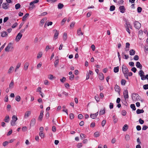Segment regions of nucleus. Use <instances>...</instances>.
<instances>
[{
    "label": "nucleus",
    "mask_w": 148,
    "mask_h": 148,
    "mask_svg": "<svg viewBox=\"0 0 148 148\" xmlns=\"http://www.w3.org/2000/svg\"><path fill=\"white\" fill-rule=\"evenodd\" d=\"M115 8L114 5H111L110 7V10L111 11H112L115 10Z\"/></svg>",
    "instance_id": "35"
},
{
    "label": "nucleus",
    "mask_w": 148,
    "mask_h": 148,
    "mask_svg": "<svg viewBox=\"0 0 148 148\" xmlns=\"http://www.w3.org/2000/svg\"><path fill=\"white\" fill-rule=\"evenodd\" d=\"M47 1L48 2H50L51 3H54L56 2L55 0H47Z\"/></svg>",
    "instance_id": "58"
},
{
    "label": "nucleus",
    "mask_w": 148,
    "mask_h": 148,
    "mask_svg": "<svg viewBox=\"0 0 148 148\" xmlns=\"http://www.w3.org/2000/svg\"><path fill=\"white\" fill-rule=\"evenodd\" d=\"M75 22H72L70 25V27L71 28H73L74 26Z\"/></svg>",
    "instance_id": "47"
},
{
    "label": "nucleus",
    "mask_w": 148,
    "mask_h": 148,
    "mask_svg": "<svg viewBox=\"0 0 148 148\" xmlns=\"http://www.w3.org/2000/svg\"><path fill=\"white\" fill-rule=\"evenodd\" d=\"M12 44L11 43H10L5 48V51H9L10 49H12Z\"/></svg>",
    "instance_id": "6"
},
{
    "label": "nucleus",
    "mask_w": 148,
    "mask_h": 148,
    "mask_svg": "<svg viewBox=\"0 0 148 148\" xmlns=\"http://www.w3.org/2000/svg\"><path fill=\"white\" fill-rule=\"evenodd\" d=\"M136 70L137 69L135 67H133L131 69V71L134 73L136 72Z\"/></svg>",
    "instance_id": "63"
},
{
    "label": "nucleus",
    "mask_w": 148,
    "mask_h": 148,
    "mask_svg": "<svg viewBox=\"0 0 148 148\" xmlns=\"http://www.w3.org/2000/svg\"><path fill=\"white\" fill-rule=\"evenodd\" d=\"M135 54V51L133 49H131L130 51V54L131 56L134 55Z\"/></svg>",
    "instance_id": "26"
},
{
    "label": "nucleus",
    "mask_w": 148,
    "mask_h": 148,
    "mask_svg": "<svg viewBox=\"0 0 148 148\" xmlns=\"http://www.w3.org/2000/svg\"><path fill=\"white\" fill-rule=\"evenodd\" d=\"M63 7L64 5L63 4L61 3H59L58 5V8L59 9H61Z\"/></svg>",
    "instance_id": "31"
},
{
    "label": "nucleus",
    "mask_w": 148,
    "mask_h": 148,
    "mask_svg": "<svg viewBox=\"0 0 148 148\" xmlns=\"http://www.w3.org/2000/svg\"><path fill=\"white\" fill-rule=\"evenodd\" d=\"M48 78L49 79H53V78L55 77H54L53 75L51 74H50L48 75Z\"/></svg>",
    "instance_id": "41"
},
{
    "label": "nucleus",
    "mask_w": 148,
    "mask_h": 148,
    "mask_svg": "<svg viewBox=\"0 0 148 148\" xmlns=\"http://www.w3.org/2000/svg\"><path fill=\"white\" fill-rule=\"evenodd\" d=\"M22 36V35L20 33H18L17 35L15 40L17 42L19 40L21 39Z\"/></svg>",
    "instance_id": "8"
},
{
    "label": "nucleus",
    "mask_w": 148,
    "mask_h": 148,
    "mask_svg": "<svg viewBox=\"0 0 148 148\" xmlns=\"http://www.w3.org/2000/svg\"><path fill=\"white\" fill-rule=\"evenodd\" d=\"M119 67L117 66L116 67H115L114 69V73H116L119 72Z\"/></svg>",
    "instance_id": "27"
},
{
    "label": "nucleus",
    "mask_w": 148,
    "mask_h": 148,
    "mask_svg": "<svg viewBox=\"0 0 148 148\" xmlns=\"http://www.w3.org/2000/svg\"><path fill=\"white\" fill-rule=\"evenodd\" d=\"M45 19L44 18L42 19L40 21V25H41V26H42L43 24L45 22Z\"/></svg>",
    "instance_id": "48"
},
{
    "label": "nucleus",
    "mask_w": 148,
    "mask_h": 148,
    "mask_svg": "<svg viewBox=\"0 0 148 148\" xmlns=\"http://www.w3.org/2000/svg\"><path fill=\"white\" fill-rule=\"evenodd\" d=\"M12 120L16 121L18 119L17 117L15 115H13L12 117Z\"/></svg>",
    "instance_id": "36"
},
{
    "label": "nucleus",
    "mask_w": 148,
    "mask_h": 148,
    "mask_svg": "<svg viewBox=\"0 0 148 148\" xmlns=\"http://www.w3.org/2000/svg\"><path fill=\"white\" fill-rule=\"evenodd\" d=\"M126 82V81L125 79H122L121 81V83L122 85H125Z\"/></svg>",
    "instance_id": "38"
},
{
    "label": "nucleus",
    "mask_w": 148,
    "mask_h": 148,
    "mask_svg": "<svg viewBox=\"0 0 148 148\" xmlns=\"http://www.w3.org/2000/svg\"><path fill=\"white\" fill-rule=\"evenodd\" d=\"M29 63L28 62H26L25 63L24 66V70L25 71H27L28 69L29 66Z\"/></svg>",
    "instance_id": "18"
},
{
    "label": "nucleus",
    "mask_w": 148,
    "mask_h": 148,
    "mask_svg": "<svg viewBox=\"0 0 148 148\" xmlns=\"http://www.w3.org/2000/svg\"><path fill=\"white\" fill-rule=\"evenodd\" d=\"M36 123V120L34 118H33L30 123V126H34Z\"/></svg>",
    "instance_id": "14"
},
{
    "label": "nucleus",
    "mask_w": 148,
    "mask_h": 148,
    "mask_svg": "<svg viewBox=\"0 0 148 148\" xmlns=\"http://www.w3.org/2000/svg\"><path fill=\"white\" fill-rule=\"evenodd\" d=\"M122 71L125 78L127 79H128V73L129 71L125 66L124 65H123L122 66Z\"/></svg>",
    "instance_id": "1"
},
{
    "label": "nucleus",
    "mask_w": 148,
    "mask_h": 148,
    "mask_svg": "<svg viewBox=\"0 0 148 148\" xmlns=\"http://www.w3.org/2000/svg\"><path fill=\"white\" fill-rule=\"evenodd\" d=\"M21 65V62L18 63L16 66V68L18 69L19 68L20 66Z\"/></svg>",
    "instance_id": "61"
},
{
    "label": "nucleus",
    "mask_w": 148,
    "mask_h": 148,
    "mask_svg": "<svg viewBox=\"0 0 148 148\" xmlns=\"http://www.w3.org/2000/svg\"><path fill=\"white\" fill-rule=\"evenodd\" d=\"M94 136L95 137H97L99 136V132H95L94 134Z\"/></svg>",
    "instance_id": "39"
},
{
    "label": "nucleus",
    "mask_w": 148,
    "mask_h": 148,
    "mask_svg": "<svg viewBox=\"0 0 148 148\" xmlns=\"http://www.w3.org/2000/svg\"><path fill=\"white\" fill-rule=\"evenodd\" d=\"M74 78V75L73 74L69 76V79L70 80H73Z\"/></svg>",
    "instance_id": "51"
},
{
    "label": "nucleus",
    "mask_w": 148,
    "mask_h": 148,
    "mask_svg": "<svg viewBox=\"0 0 148 148\" xmlns=\"http://www.w3.org/2000/svg\"><path fill=\"white\" fill-rule=\"evenodd\" d=\"M9 142L8 141H6L3 143V145L4 147H5L8 145Z\"/></svg>",
    "instance_id": "50"
},
{
    "label": "nucleus",
    "mask_w": 148,
    "mask_h": 148,
    "mask_svg": "<svg viewBox=\"0 0 148 148\" xmlns=\"http://www.w3.org/2000/svg\"><path fill=\"white\" fill-rule=\"evenodd\" d=\"M139 75H140V77L144 76V73L142 70H140L139 71Z\"/></svg>",
    "instance_id": "28"
},
{
    "label": "nucleus",
    "mask_w": 148,
    "mask_h": 148,
    "mask_svg": "<svg viewBox=\"0 0 148 148\" xmlns=\"http://www.w3.org/2000/svg\"><path fill=\"white\" fill-rule=\"evenodd\" d=\"M128 128V126L127 124H125L123 127V130L124 131H126Z\"/></svg>",
    "instance_id": "22"
},
{
    "label": "nucleus",
    "mask_w": 148,
    "mask_h": 148,
    "mask_svg": "<svg viewBox=\"0 0 148 148\" xmlns=\"http://www.w3.org/2000/svg\"><path fill=\"white\" fill-rule=\"evenodd\" d=\"M138 121L139 123L141 124H143L144 122V120H142L141 119H140Z\"/></svg>",
    "instance_id": "57"
},
{
    "label": "nucleus",
    "mask_w": 148,
    "mask_h": 148,
    "mask_svg": "<svg viewBox=\"0 0 148 148\" xmlns=\"http://www.w3.org/2000/svg\"><path fill=\"white\" fill-rule=\"evenodd\" d=\"M114 89L119 94L120 89L119 86L116 84L115 86Z\"/></svg>",
    "instance_id": "11"
},
{
    "label": "nucleus",
    "mask_w": 148,
    "mask_h": 148,
    "mask_svg": "<svg viewBox=\"0 0 148 148\" xmlns=\"http://www.w3.org/2000/svg\"><path fill=\"white\" fill-rule=\"evenodd\" d=\"M14 86V81L13 80H12L11 82L10 83L9 85V88H12Z\"/></svg>",
    "instance_id": "24"
},
{
    "label": "nucleus",
    "mask_w": 148,
    "mask_h": 148,
    "mask_svg": "<svg viewBox=\"0 0 148 148\" xmlns=\"http://www.w3.org/2000/svg\"><path fill=\"white\" fill-rule=\"evenodd\" d=\"M27 127L26 126L23 127L22 128V130L23 132H25L27 130Z\"/></svg>",
    "instance_id": "56"
},
{
    "label": "nucleus",
    "mask_w": 148,
    "mask_h": 148,
    "mask_svg": "<svg viewBox=\"0 0 148 148\" xmlns=\"http://www.w3.org/2000/svg\"><path fill=\"white\" fill-rule=\"evenodd\" d=\"M77 33L78 36H80V34L83 35L84 33L81 31V28H79L77 30Z\"/></svg>",
    "instance_id": "15"
},
{
    "label": "nucleus",
    "mask_w": 148,
    "mask_h": 148,
    "mask_svg": "<svg viewBox=\"0 0 148 148\" xmlns=\"http://www.w3.org/2000/svg\"><path fill=\"white\" fill-rule=\"evenodd\" d=\"M80 136L81 138L82 139H83V138H85V135L83 134H80Z\"/></svg>",
    "instance_id": "60"
},
{
    "label": "nucleus",
    "mask_w": 148,
    "mask_h": 148,
    "mask_svg": "<svg viewBox=\"0 0 148 148\" xmlns=\"http://www.w3.org/2000/svg\"><path fill=\"white\" fill-rule=\"evenodd\" d=\"M53 31V32L55 33L53 39L54 40H56L57 39L59 33L57 30L56 29L54 30Z\"/></svg>",
    "instance_id": "5"
},
{
    "label": "nucleus",
    "mask_w": 148,
    "mask_h": 148,
    "mask_svg": "<svg viewBox=\"0 0 148 148\" xmlns=\"http://www.w3.org/2000/svg\"><path fill=\"white\" fill-rule=\"evenodd\" d=\"M125 139L126 140H129L130 139V136L128 134H126L125 136Z\"/></svg>",
    "instance_id": "42"
},
{
    "label": "nucleus",
    "mask_w": 148,
    "mask_h": 148,
    "mask_svg": "<svg viewBox=\"0 0 148 148\" xmlns=\"http://www.w3.org/2000/svg\"><path fill=\"white\" fill-rule=\"evenodd\" d=\"M63 40L64 41H65L67 38V34L66 33H64L63 36Z\"/></svg>",
    "instance_id": "29"
},
{
    "label": "nucleus",
    "mask_w": 148,
    "mask_h": 148,
    "mask_svg": "<svg viewBox=\"0 0 148 148\" xmlns=\"http://www.w3.org/2000/svg\"><path fill=\"white\" fill-rule=\"evenodd\" d=\"M4 121L6 123H8L10 121L9 117V116L7 115L4 119Z\"/></svg>",
    "instance_id": "19"
},
{
    "label": "nucleus",
    "mask_w": 148,
    "mask_h": 148,
    "mask_svg": "<svg viewBox=\"0 0 148 148\" xmlns=\"http://www.w3.org/2000/svg\"><path fill=\"white\" fill-rule=\"evenodd\" d=\"M59 63V60L58 59H57V60H55L54 63V66L55 67H57V66L58 65Z\"/></svg>",
    "instance_id": "40"
},
{
    "label": "nucleus",
    "mask_w": 148,
    "mask_h": 148,
    "mask_svg": "<svg viewBox=\"0 0 148 148\" xmlns=\"http://www.w3.org/2000/svg\"><path fill=\"white\" fill-rule=\"evenodd\" d=\"M140 97L137 94H134V95L132 97V99L133 101H135L140 100Z\"/></svg>",
    "instance_id": "2"
},
{
    "label": "nucleus",
    "mask_w": 148,
    "mask_h": 148,
    "mask_svg": "<svg viewBox=\"0 0 148 148\" xmlns=\"http://www.w3.org/2000/svg\"><path fill=\"white\" fill-rule=\"evenodd\" d=\"M31 112L30 111H27L25 114L24 117L25 118H27L31 114Z\"/></svg>",
    "instance_id": "10"
},
{
    "label": "nucleus",
    "mask_w": 148,
    "mask_h": 148,
    "mask_svg": "<svg viewBox=\"0 0 148 148\" xmlns=\"http://www.w3.org/2000/svg\"><path fill=\"white\" fill-rule=\"evenodd\" d=\"M52 23H53L51 21L47 23H46L45 24V25L46 24H47V26H49V25H51Z\"/></svg>",
    "instance_id": "44"
},
{
    "label": "nucleus",
    "mask_w": 148,
    "mask_h": 148,
    "mask_svg": "<svg viewBox=\"0 0 148 148\" xmlns=\"http://www.w3.org/2000/svg\"><path fill=\"white\" fill-rule=\"evenodd\" d=\"M16 121H14L13 120H11V125L12 126H14L15 125Z\"/></svg>",
    "instance_id": "59"
},
{
    "label": "nucleus",
    "mask_w": 148,
    "mask_h": 148,
    "mask_svg": "<svg viewBox=\"0 0 148 148\" xmlns=\"http://www.w3.org/2000/svg\"><path fill=\"white\" fill-rule=\"evenodd\" d=\"M29 14H26L23 17L22 21H25L26 19L29 16Z\"/></svg>",
    "instance_id": "23"
},
{
    "label": "nucleus",
    "mask_w": 148,
    "mask_h": 148,
    "mask_svg": "<svg viewBox=\"0 0 148 148\" xmlns=\"http://www.w3.org/2000/svg\"><path fill=\"white\" fill-rule=\"evenodd\" d=\"M66 18H64L62 20V21L61 22V24L62 25H63L64 24V23L66 21Z\"/></svg>",
    "instance_id": "54"
},
{
    "label": "nucleus",
    "mask_w": 148,
    "mask_h": 148,
    "mask_svg": "<svg viewBox=\"0 0 148 148\" xmlns=\"http://www.w3.org/2000/svg\"><path fill=\"white\" fill-rule=\"evenodd\" d=\"M144 112V110L143 109H138L136 111V113L138 114H140V113H143Z\"/></svg>",
    "instance_id": "21"
},
{
    "label": "nucleus",
    "mask_w": 148,
    "mask_h": 148,
    "mask_svg": "<svg viewBox=\"0 0 148 148\" xmlns=\"http://www.w3.org/2000/svg\"><path fill=\"white\" fill-rule=\"evenodd\" d=\"M142 10V8L140 7H138L137 8V12L138 13H140L141 12Z\"/></svg>",
    "instance_id": "53"
},
{
    "label": "nucleus",
    "mask_w": 148,
    "mask_h": 148,
    "mask_svg": "<svg viewBox=\"0 0 148 148\" xmlns=\"http://www.w3.org/2000/svg\"><path fill=\"white\" fill-rule=\"evenodd\" d=\"M39 136L42 138H44L45 135L43 134V132H40L39 133Z\"/></svg>",
    "instance_id": "43"
},
{
    "label": "nucleus",
    "mask_w": 148,
    "mask_h": 148,
    "mask_svg": "<svg viewBox=\"0 0 148 148\" xmlns=\"http://www.w3.org/2000/svg\"><path fill=\"white\" fill-rule=\"evenodd\" d=\"M1 36L2 37H6L8 36V34L6 31H3L1 33Z\"/></svg>",
    "instance_id": "12"
},
{
    "label": "nucleus",
    "mask_w": 148,
    "mask_h": 148,
    "mask_svg": "<svg viewBox=\"0 0 148 148\" xmlns=\"http://www.w3.org/2000/svg\"><path fill=\"white\" fill-rule=\"evenodd\" d=\"M99 77L100 80H102L104 79V76L102 73H100L99 74Z\"/></svg>",
    "instance_id": "20"
},
{
    "label": "nucleus",
    "mask_w": 148,
    "mask_h": 148,
    "mask_svg": "<svg viewBox=\"0 0 148 148\" xmlns=\"http://www.w3.org/2000/svg\"><path fill=\"white\" fill-rule=\"evenodd\" d=\"M21 99V98L19 95L16 96L15 97L16 100L18 102H19L20 101Z\"/></svg>",
    "instance_id": "33"
},
{
    "label": "nucleus",
    "mask_w": 148,
    "mask_h": 148,
    "mask_svg": "<svg viewBox=\"0 0 148 148\" xmlns=\"http://www.w3.org/2000/svg\"><path fill=\"white\" fill-rule=\"evenodd\" d=\"M39 1V0H36L30 2L29 5H32V6L31 7H29V8L30 9H33L35 7V5L33 4L38 3Z\"/></svg>",
    "instance_id": "4"
},
{
    "label": "nucleus",
    "mask_w": 148,
    "mask_h": 148,
    "mask_svg": "<svg viewBox=\"0 0 148 148\" xmlns=\"http://www.w3.org/2000/svg\"><path fill=\"white\" fill-rule=\"evenodd\" d=\"M136 66L137 68H139L140 69H142V65L139 62H136Z\"/></svg>",
    "instance_id": "17"
},
{
    "label": "nucleus",
    "mask_w": 148,
    "mask_h": 148,
    "mask_svg": "<svg viewBox=\"0 0 148 148\" xmlns=\"http://www.w3.org/2000/svg\"><path fill=\"white\" fill-rule=\"evenodd\" d=\"M126 114V112L125 110H123L121 112V114L123 116H125Z\"/></svg>",
    "instance_id": "62"
},
{
    "label": "nucleus",
    "mask_w": 148,
    "mask_h": 148,
    "mask_svg": "<svg viewBox=\"0 0 148 148\" xmlns=\"http://www.w3.org/2000/svg\"><path fill=\"white\" fill-rule=\"evenodd\" d=\"M124 97L125 99H128L129 97L128 90H125L123 92Z\"/></svg>",
    "instance_id": "9"
},
{
    "label": "nucleus",
    "mask_w": 148,
    "mask_h": 148,
    "mask_svg": "<svg viewBox=\"0 0 148 148\" xmlns=\"http://www.w3.org/2000/svg\"><path fill=\"white\" fill-rule=\"evenodd\" d=\"M42 52H40L38 54L37 58H40L42 57Z\"/></svg>",
    "instance_id": "32"
},
{
    "label": "nucleus",
    "mask_w": 148,
    "mask_h": 148,
    "mask_svg": "<svg viewBox=\"0 0 148 148\" xmlns=\"http://www.w3.org/2000/svg\"><path fill=\"white\" fill-rule=\"evenodd\" d=\"M90 117L92 119H95L96 118V116H95L94 114H91L90 115Z\"/></svg>",
    "instance_id": "46"
},
{
    "label": "nucleus",
    "mask_w": 148,
    "mask_h": 148,
    "mask_svg": "<svg viewBox=\"0 0 148 148\" xmlns=\"http://www.w3.org/2000/svg\"><path fill=\"white\" fill-rule=\"evenodd\" d=\"M134 59L135 60H138L139 59L138 56L137 55H135L134 58Z\"/></svg>",
    "instance_id": "52"
},
{
    "label": "nucleus",
    "mask_w": 148,
    "mask_h": 148,
    "mask_svg": "<svg viewBox=\"0 0 148 148\" xmlns=\"http://www.w3.org/2000/svg\"><path fill=\"white\" fill-rule=\"evenodd\" d=\"M70 118L71 119H73L74 118V116L73 113H71L69 114Z\"/></svg>",
    "instance_id": "45"
},
{
    "label": "nucleus",
    "mask_w": 148,
    "mask_h": 148,
    "mask_svg": "<svg viewBox=\"0 0 148 148\" xmlns=\"http://www.w3.org/2000/svg\"><path fill=\"white\" fill-rule=\"evenodd\" d=\"M143 88L144 90L148 89V84L144 85L143 86Z\"/></svg>",
    "instance_id": "49"
},
{
    "label": "nucleus",
    "mask_w": 148,
    "mask_h": 148,
    "mask_svg": "<svg viewBox=\"0 0 148 148\" xmlns=\"http://www.w3.org/2000/svg\"><path fill=\"white\" fill-rule=\"evenodd\" d=\"M14 69V68L12 66H11L8 70V74L11 73H12V71H13Z\"/></svg>",
    "instance_id": "25"
},
{
    "label": "nucleus",
    "mask_w": 148,
    "mask_h": 148,
    "mask_svg": "<svg viewBox=\"0 0 148 148\" xmlns=\"http://www.w3.org/2000/svg\"><path fill=\"white\" fill-rule=\"evenodd\" d=\"M66 80V78L64 77H63L62 79H60V81L61 82L64 83L65 81Z\"/></svg>",
    "instance_id": "55"
},
{
    "label": "nucleus",
    "mask_w": 148,
    "mask_h": 148,
    "mask_svg": "<svg viewBox=\"0 0 148 148\" xmlns=\"http://www.w3.org/2000/svg\"><path fill=\"white\" fill-rule=\"evenodd\" d=\"M8 5V3H3L2 4V7L3 9L6 10L9 8Z\"/></svg>",
    "instance_id": "7"
},
{
    "label": "nucleus",
    "mask_w": 148,
    "mask_h": 148,
    "mask_svg": "<svg viewBox=\"0 0 148 148\" xmlns=\"http://www.w3.org/2000/svg\"><path fill=\"white\" fill-rule=\"evenodd\" d=\"M21 5L19 3L16 4L15 5V8L16 10H18L21 7Z\"/></svg>",
    "instance_id": "30"
},
{
    "label": "nucleus",
    "mask_w": 148,
    "mask_h": 148,
    "mask_svg": "<svg viewBox=\"0 0 148 148\" xmlns=\"http://www.w3.org/2000/svg\"><path fill=\"white\" fill-rule=\"evenodd\" d=\"M106 123V121L105 120H103L102 121V123H101V125L102 126V127H103L105 125Z\"/></svg>",
    "instance_id": "64"
},
{
    "label": "nucleus",
    "mask_w": 148,
    "mask_h": 148,
    "mask_svg": "<svg viewBox=\"0 0 148 148\" xmlns=\"http://www.w3.org/2000/svg\"><path fill=\"white\" fill-rule=\"evenodd\" d=\"M119 9L120 10V12L122 13H124L125 12V9L124 6H121L119 7Z\"/></svg>",
    "instance_id": "13"
},
{
    "label": "nucleus",
    "mask_w": 148,
    "mask_h": 148,
    "mask_svg": "<svg viewBox=\"0 0 148 148\" xmlns=\"http://www.w3.org/2000/svg\"><path fill=\"white\" fill-rule=\"evenodd\" d=\"M130 107L133 110H136V107L134 104H131L130 105Z\"/></svg>",
    "instance_id": "34"
},
{
    "label": "nucleus",
    "mask_w": 148,
    "mask_h": 148,
    "mask_svg": "<svg viewBox=\"0 0 148 148\" xmlns=\"http://www.w3.org/2000/svg\"><path fill=\"white\" fill-rule=\"evenodd\" d=\"M43 111L42 110L40 111V115L38 119V120H40V121H42L43 116Z\"/></svg>",
    "instance_id": "16"
},
{
    "label": "nucleus",
    "mask_w": 148,
    "mask_h": 148,
    "mask_svg": "<svg viewBox=\"0 0 148 148\" xmlns=\"http://www.w3.org/2000/svg\"><path fill=\"white\" fill-rule=\"evenodd\" d=\"M135 28L138 29H139L141 27V24L138 21H135L134 23Z\"/></svg>",
    "instance_id": "3"
},
{
    "label": "nucleus",
    "mask_w": 148,
    "mask_h": 148,
    "mask_svg": "<svg viewBox=\"0 0 148 148\" xmlns=\"http://www.w3.org/2000/svg\"><path fill=\"white\" fill-rule=\"evenodd\" d=\"M105 113V108L103 110H101L99 112V115H101L104 114Z\"/></svg>",
    "instance_id": "37"
}]
</instances>
